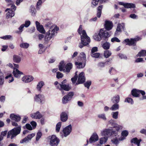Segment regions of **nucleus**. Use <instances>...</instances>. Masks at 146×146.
<instances>
[{
	"instance_id": "c756f323",
	"label": "nucleus",
	"mask_w": 146,
	"mask_h": 146,
	"mask_svg": "<svg viewBox=\"0 0 146 146\" xmlns=\"http://www.w3.org/2000/svg\"><path fill=\"white\" fill-rule=\"evenodd\" d=\"M10 118L12 120L17 121H19L21 119L20 116L14 115V114H12L10 115Z\"/></svg>"
},
{
	"instance_id": "423d86ee",
	"label": "nucleus",
	"mask_w": 146,
	"mask_h": 146,
	"mask_svg": "<svg viewBox=\"0 0 146 146\" xmlns=\"http://www.w3.org/2000/svg\"><path fill=\"white\" fill-rule=\"evenodd\" d=\"M139 93H141L143 96L141 100L146 99V95H145V93L144 91L137 89H134L132 90L131 94L135 97H139Z\"/></svg>"
},
{
	"instance_id": "79ce46f5",
	"label": "nucleus",
	"mask_w": 146,
	"mask_h": 146,
	"mask_svg": "<svg viewBox=\"0 0 146 146\" xmlns=\"http://www.w3.org/2000/svg\"><path fill=\"white\" fill-rule=\"evenodd\" d=\"M102 46L104 49H108L110 48V44L108 42H106L103 44Z\"/></svg>"
},
{
	"instance_id": "6ab92c4d",
	"label": "nucleus",
	"mask_w": 146,
	"mask_h": 146,
	"mask_svg": "<svg viewBox=\"0 0 146 146\" xmlns=\"http://www.w3.org/2000/svg\"><path fill=\"white\" fill-rule=\"evenodd\" d=\"M35 135V133H31L27 137L20 141L21 143L28 142Z\"/></svg>"
},
{
	"instance_id": "8fccbe9b",
	"label": "nucleus",
	"mask_w": 146,
	"mask_h": 146,
	"mask_svg": "<svg viewBox=\"0 0 146 146\" xmlns=\"http://www.w3.org/2000/svg\"><path fill=\"white\" fill-rule=\"evenodd\" d=\"M91 56L95 58H98L100 55V54L99 53H91Z\"/></svg>"
},
{
	"instance_id": "5fc2aeb1",
	"label": "nucleus",
	"mask_w": 146,
	"mask_h": 146,
	"mask_svg": "<svg viewBox=\"0 0 146 146\" xmlns=\"http://www.w3.org/2000/svg\"><path fill=\"white\" fill-rule=\"evenodd\" d=\"M77 72L75 73V75L74 77L71 78V80L73 83H75L77 80Z\"/></svg>"
},
{
	"instance_id": "603ef678",
	"label": "nucleus",
	"mask_w": 146,
	"mask_h": 146,
	"mask_svg": "<svg viewBox=\"0 0 146 146\" xmlns=\"http://www.w3.org/2000/svg\"><path fill=\"white\" fill-rule=\"evenodd\" d=\"M63 76V74L60 72H58L56 73V78L58 79L62 78Z\"/></svg>"
},
{
	"instance_id": "412c9836",
	"label": "nucleus",
	"mask_w": 146,
	"mask_h": 146,
	"mask_svg": "<svg viewBox=\"0 0 146 146\" xmlns=\"http://www.w3.org/2000/svg\"><path fill=\"white\" fill-rule=\"evenodd\" d=\"M119 4L120 5L123 6L125 8H135V4L133 3H125L123 2H119Z\"/></svg>"
},
{
	"instance_id": "e433bc0d",
	"label": "nucleus",
	"mask_w": 146,
	"mask_h": 146,
	"mask_svg": "<svg viewBox=\"0 0 146 146\" xmlns=\"http://www.w3.org/2000/svg\"><path fill=\"white\" fill-rule=\"evenodd\" d=\"M146 56V50H143L137 55V57L143 56Z\"/></svg>"
},
{
	"instance_id": "2f4dec72",
	"label": "nucleus",
	"mask_w": 146,
	"mask_h": 146,
	"mask_svg": "<svg viewBox=\"0 0 146 146\" xmlns=\"http://www.w3.org/2000/svg\"><path fill=\"white\" fill-rule=\"evenodd\" d=\"M141 141V139L138 140L136 138H133L131 141V143H133L137 145V146H140V143Z\"/></svg>"
},
{
	"instance_id": "c85d7f7f",
	"label": "nucleus",
	"mask_w": 146,
	"mask_h": 146,
	"mask_svg": "<svg viewBox=\"0 0 146 146\" xmlns=\"http://www.w3.org/2000/svg\"><path fill=\"white\" fill-rule=\"evenodd\" d=\"M97 117L99 119H102L104 121H106L107 120L106 114L104 113L98 114L97 115Z\"/></svg>"
},
{
	"instance_id": "bb28decb",
	"label": "nucleus",
	"mask_w": 146,
	"mask_h": 146,
	"mask_svg": "<svg viewBox=\"0 0 146 146\" xmlns=\"http://www.w3.org/2000/svg\"><path fill=\"white\" fill-rule=\"evenodd\" d=\"M105 27L106 29L108 30L111 29L113 27L112 23L110 21H106L105 24Z\"/></svg>"
},
{
	"instance_id": "1a4fd4ad",
	"label": "nucleus",
	"mask_w": 146,
	"mask_h": 146,
	"mask_svg": "<svg viewBox=\"0 0 146 146\" xmlns=\"http://www.w3.org/2000/svg\"><path fill=\"white\" fill-rule=\"evenodd\" d=\"M141 39V38L138 37H136L134 38H131L130 40L129 39H126L125 40L124 42L126 43V45L129 46L134 45L136 42Z\"/></svg>"
},
{
	"instance_id": "7ed1b4c3",
	"label": "nucleus",
	"mask_w": 146,
	"mask_h": 146,
	"mask_svg": "<svg viewBox=\"0 0 146 146\" xmlns=\"http://www.w3.org/2000/svg\"><path fill=\"white\" fill-rule=\"evenodd\" d=\"M78 31L79 35H80L81 40L83 38L84 42L86 43V45H88L90 42V39L89 37L87 35L86 31L82 30V26L80 25L78 30Z\"/></svg>"
},
{
	"instance_id": "3c124183",
	"label": "nucleus",
	"mask_w": 146,
	"mask_h": 146,
	"mask_svg": "<svg viewBox=\"0 0 146 146\" xmlns=\"http://www.w3.org/2000/svg\"><path fill=\"white\" fill-rule=\"evenodd\" d=\"M125 102H127L130 104H132L133 103V101L132 99L129 98H127L125 100Z\"/></svg>"
},
{
	"instance_id": "4be33fe9",
	"label": "nucleus",
	"mask_w": 146,
	"mask_h": 146,
	"mask_svg": "<svg viewBox=\"0 0 146 146\" xmlns=\"http://www.w3.org/2000/svg\"><path fill=\"white\" fill-rule=\"evenodd\" d=\"M13 74L15 77L18 78H19L21 75L23 74L22 72L20 71L17 68H14Z\"/></svg>"
},
{
	"instance_id": "de8ad7c7",
	"label": "nucleus",
	"mask_w": 146,
	"mask_h": 146,
	"mask_svg": "<svg viewBox=\"0 0 146 146\" xmlns=\"http://www.w3.org/2000/svg\"><path fill=\"white\" fill-rule=\"evenodd\" d=\"M80 56L82 60L84 61H85L86 60V56L85 53L82 52L80 53Z\"/></svg>"
},
{
	"instance_id": "7c9ffc66",
	"label": "nucleus",
	"mask_w": 146,
	"mask_h": 146,
	"mask_svg": "<svg viewBox=\"0 0 146 146\" xmlns=\"http://www.w3.org/2000/svg\"><path fill=\"white\" fill-rule=\"evenodd\" d=\"M13 60L14 62L17 63H19L21 60V57L19 56L16 55L13 56Z\"/></svg>"
},
{
	"instance_id": "c9c22d12",
	"label": "nucleus",
	"mask_w": 146,
	"mask_h": 146,
	"mask_svg": "<svg viewBox=\"0 0 146 146\" xmlns=\"http://www.w3.org/2000/svg\"><path fill=\"white\" fill-rule=\"evenodd\" d=\"M119 108V105L118 104H115L113 105L110 109L112 111H115L118 110Z\"/></svg>"
},
{
	"instance_id": "f8f14e48",
	"label": "nucleus",
	"mask_w": 146,
	"mask_h": 146,
	"mask_svg": "<svg viewBox=\"0 0 146 146\" xmlns=\"http://www.w3.org/2000/svg\"><path fill=\"white\" fill-rule=\"evenodd\" d=\"M57 88L61 90L62 93H63V90L68 91L70 90L71 87L68 84H59V86H56Z\"/></svg>"
},
{
	"instance_id": "680f3d73",
	"label": "nucleus",
	"mask_w": 146,
	"mask_h": 146,
	"mask_svg": "<svg viewBox=\"0 0 146 146\" xmlns=\"http://www.w3.org/2000/svg\"><path fill=\"white\" fill-rule=\"evenodd\" d=\"M109 124H110L113 127L115 124L116 123L114 122V121L113 119L110 120L109 121Z\"/></svg>"
},
{
	"instance_id": "a878e982",
	"label": "nucleus",
	"mask_w": 146,
	"mask_h": 146,
	"mask_svg": "<svg viewBox=\"0 0 146 146\" xmlns=\"http://www.w3.org/2000/svg\"><path fill=\"white\" fill-rule=\"evenodd\" d=\"M31 117L36 119H39L41 118L42 115L38 111L32 113L31 115Z\"/></svg>"
},
{
	"instance_id": "4468645a",
	"label": "nucleus",
	"mask_w": 146,
	"mask_h": 146,
	"mask_svg": "<svg viewBox=\"0 0 146 146\" xmlns=\"http://www.w3.org/2000/svg\"><path fill=\"white\" fill-rule=\"evenodd\" d=\"M35 101L40 103H44L45 101V97L44 95L39 94L35 95L34 98Z\"/></svg>"
},
{
	"instance_id": "09e8293b",
	"label": "nucleus",
	"mask_w": 146,
	"mask_h": 146,
	"mask_svg": "<svg viewBox=\"0 0 146 146\" xmlns=\"http://www.w3.org/2000/svg\"><path fill=\"white\" fill-rule=\"evenodd\" d=\"M42 135V133L41 132L39 131L37 133L36 137V140L38 141Z\"/></svg>"
},
{
	"instance_id": "f704fd0d",
	"label": "nucleus",
	"mask_w": 146,
	"mask_h": 146,
	"mask_svg": "<svg viewBox=\"0 0 146 146\" xmlns=\"http://www.w3.org/2000/svg\"><path fill=\"white\" fill-rule=\"evenodd\" d=\"M116 137L111 140L112 143L115 144V145H117L119 143V139H118V135L117 136H115Z\"/></svg>"
},
{
	"instance_id": "338daca9",
	"label": "nucleus",
	"mask_w": 146,
	"mask_h": 146,
	"mask_svg": "<svg viewBox=\"0 0 146 146\" xmlns=\"http://www.w3.org/2000/svg\"><path fill=\"white\" fill-rule=\"evenodd\" d=\"M105 64L104 62H100L98 63V66L100 67H103L105 66Z\"/></svg>"
},
{
	"instance_id": "774afa93",
	"label": "nucleus",
	"mask_w": 146,
	"mask_h": 146,
	"mask_svg": "<svg viewBox=\"0 0 146 146\" xmlns=\"http://www.w3.org/2000/svg\"><path fill=\"white\" fill-rule=\"evenodd\" d=\"M143 61V58H137L135 60V62H141Z\"/></svg>"
},
{
	"instance_id": "f03ea898",
	"label": "nucleus",
	"mask_w": 146,
	"mask_h": 146,
	"mask_svg": "<svg viewBox=\"0 0 146 146\" xmlns=\"http://www.w3.org/2000/svg\"><path fill=\"white\" fill-rule=\"evenodd\" d=\"M58 30L59 28L55 25L51 26L49 31L46 34L44 37L45 40L48 41L50 40L57 33Z\"/></svg>"
},
{
	"instance_id": "69168bd1",
	"label": "nucleus",
	"mask_w": 146,
	"mask_h": 146,
	"mask_svg": "<svg viewBox=\"0 0 146 146\" xmlns=\"http://www.w3.org/2000/svg\"><path fill=\"white\" fill-rule=\"evenodd\" d=\"M98 51V48L96 47H94L92 49L91 53H94L95 52Z\"/></svg>"
},
{
	"instance_id": "a211bd4d",
	"label": "nucleus",
	"mask_w": 146,
	"mask_h": 146,
	"mask_svg": "<svg viewBox=\"0 0 146 146\" xmlns=\"http://www.w3.org/2000/svg\"><path fill=\"white\" fill-rule=\"evenodd\" d=\"M36 25L37 30L40 33L44 34L45 33V31L42 25H41L38 21L35 22Z\"/></svg>"
},
{
	"instance_id": "e2e57ef3",
	"label": "nucleus",
	"mask_w": 146,
	"mask_h": 146,
	"mask_svg": "<svg viewBox=\"0 0 146 146\" xmlns=\"http://www.w3.org/2000/svg\"><path fill=\"white\" fill-rule=\"evenodd\" d=\"M26 127L27 129L30 130H32L33 129L31 125L29 124H26Z\"/></svg>"
},
{
	"instance_id": "2eb2a0df",
	"label": "nucleus",
	"mask_w": 146,
	"mask_h": 146,
	"mask_svg": "<svg viewBox=\"0 0 146 146\" xmlns=\"http://www.w3.org/2000/svg\"><path fill=\"white\" fill-rule=\"evenodd\" d=\"M99 139L98 143L96 144V146H103V144H105L108 140V137H100Z\"/></svg>"
},
{
	"instance_id": "20e7f679",
	"label": "nucleus",
	"mask_w": 146,
	"mask_h": 146,
	"mask_svg": "<svg viewBox=\"0 0 146 146\" xmlns=\"http://www.w3.org/2000/svg\"><path fill=\"white\" fill-rule=\"evenodd\" d=\"M64 62L63 61H61L59 65V70L64 72H69L72 67V64L70 63L67 64L65 67V69L64 68Z\"/></svg>"
},
{
	"instance_id": "5701e85b",
	"label": "nucleus",
	"mask_w": 146,
	"mask_h": 146,
	"mask_svg": "<svg viewBox=\"0 0 146 146\" xmlns=\"http://www.w3.org/2000/svg\"><path fill=\"white\" fill-rule=\"evenodd\" d=\"M125 28V24L123 23L118 24L116 31L115 32V34L117 35L119 32L121 31V29H124Z\"/></svg>"
},
{
	"instance_id": "4c0bfd02",
	"label": "nucleus",
	"mask_w": 146,
	"mask_h": 146,
	"mask_svg": "<svg viewBox=\"0 0 146 146\" xmlns=\"http://www.w3.org/2000/svg\"><path fill=\"white\" fill-rule=\"evenodd\" d=\"M5 79H7V80L9 83L11 82L14 80L12 76V75L11 74H10L6 76L5 77Z\"/></svg>"
},
{
	"instance_id": "0e129e2a",
	"label": "nucleus",
	"mask_w": 146,
	"mask_h": 146,
	"mask_svg": "<svg viewBox=\"0 0 146 146\" xmlns=\"http://www.w3.org/2000/svg\"><path fill=\"white\" fill-rule=\"evenodd\" d=\"M42 0H38V1L37 2L36 5V7L37 9H39V6L41 5L42 3Z\"/></svg>"
},
{
	"instance_id": "dca6fc26",
	"label": "nucleus",
	"mask_w": 146,
	"mask_h": 146,
	"mask_svg": "<svg viewBox=\"0 0 146 146\" xmlns=\"http://www.w3.org/2000/svg\"><path fill=\"white\" fill-rule=\"evenodd\" d=\"M99 139V137L97 133L94 132L93 133L90 138L89 142L90 143H92L98 141Z\"/></svg>"
},
{
	"instance_id": "58836bf2",
	"label": "nucleus",
	"mask_w": 146,
	"mask_h": 146,
	"mask_svg": "<svg viewBox=\"0 0 146 146\" xmlns=\"http://www.w3.org/2000/svg\"><path fill=\"white\" fill-rule=\"evenodd\" d=\"M111 54V52L108 50H106L104 51V56L106 58H108Z\"/></svg>"
},
{
	"instance_id": "bf43d9fd",
	"label": "nucleus",
	"mask_w": 146,
	"mask_h": 146,
	"mask_svg": "<svg viewBox=\"0 0 146 146\" xmlns=\"http://www.w3.org/2000/svg\"><path fill=\"white\" fill-rule=\"evenodd\" d=\"M111 41L112 42H120V40L117 37H114L112 38Z\"/></svg>"
},
{
	"instance_id": "9b49d317",
	"label": "nucleus",
	"mask_w": 146,
	"mask_h": 146,
	"mask_svg": "<svg viewBox=\"0 0 146 146\" xmlns=\"http://www.w3.org/2000/svg\"><path fill=\"white\" fill-rule=\"evenodd\" d=\"M34 79L33 76L27 75L24 76L22 78V81L24 83H28L32 81Z\"/></svg>"
},
{
	"instance_id": "c03bdc74",
	"label": "nucleus",
	"mask_w": 146,
	"mask_h": 146,
	"mask_svg": "<svg viewBox=\"0 0 146 146\" xmlns=\"http://www.w3.org/2000/svg\"><path fill=\"white\" fill-rule=\"evenodd\" d=\"M61 125V122H59L56 124V132H58L59 131Z\"/></svg>"
},
{
	"instance_id": "6e6552de",
	"label": "nucleus",
	"mask_w": 146,
	"mask_h": 146,
	"mask_svg": "<svg viewBox=\"0 0 146 146\" xmlns=\"http://www.w3.org/2000/svg\"><path fill=\"white\" fill-rule=\"evenodd\" d=\"M73 92H69L67 95L64 96L62 98V103L63 104H65L70 101L74 96Z\"/></svg>"
},
{
	"instance_id": "473e14b6",
	"label": "nucleus",
	"mask_w": 146,
	"mask_h": 146,
	"mask_svg": "<svg viewBox=\"0 0 146 146\" xmlns=\"http://www.w3.org/2000/svg\"><path fill=\"white\" fill-rule=\"evenodd\" d=\"M75 64L77 66V68H83L84 67L85 65V63H82V62H75Z\"/></svg>"
},
{
	"instance_id": "052dcab7",
	"label": "nucleus",
	"mask_w": 146,
	"mask_h": 146,
	"mask_svg": "<svg viewBox=\"0 0 146 146\" xmlns=\"http://www.w3.org/2000/svg\"><path fill=\"white\" fill-rule=\"evenodd\" d=\"M1 38L4 39H10L12 38V36L11 35H6L1 37Z\"/></svg>"
},
{
	"instance_id": "4d7b16f0",
	"label": "nucleus",
	"mask_w": 146,
	"mask_h": 146,
	"mask_svg": "<svg viewBox=\"0 0 146 146\" xmlns=\"http://www.w3.org/2000/svg\"><path fill=\"white\" fill-rule=\"evenodd\" d=\"M128 132L126 130L123 131L121 133V135L126 137L128 135Z\"/></svg>"
},
{
	"instance_id": "f257e3e1",
	"label": "nucleus",
	"mask_w": 146,
	"mask_h": 146,
	"mask_svg": "<svg viewBox=\"0 0 146 146\" xmlns=\"http://www.w3.org/2000/svg\"><path fill=\"white\" fill-rule=\"evenodd\" d=\"M110 36L107 31L104 29H101L99 32L95 33L93 37L96 41H100L102 38H106L110 37Z\"/></svg>"
},
{
	"instance_id": "72a5a7b5",
	"label": "nucleus",
	"mask_w": 146,
	"mask_h": 146,
	"mask_svg": "<svg viewBox=\"0 0 146 146\" xmlns=\"http://www.w3.org/2000/svg\"><path fill=\"white\" fill-rule=\"evenodd\" d=\"M112 101L113 103H118L119 101V96L118 95L114 96L112 99Z\"/></svg>"
},
{
	"instance_id": "a18cd8bd",
	"label": "nucleus",
	"mask_w": 146,
	"mask_h": 146,
	"mask_svg": "<svg viewBox=\"0 0 146 146\" xmlns=\"http://www.w3.org/2000/svg\"><path fill=\"white\" fill-rule=\"evenodd\" d=\"M4 76L3 73L0 74V85H2L4 83Z\"/></svg>"
},
{
	"instance_id": "ea45409f",
	"label": "nucleus",
	"mask_w": 146,
	"mask_h": 146,
	"mask_svg": "<svg viewBox=\"0 0 146 146\" xmlns=\"http://www.w3.org/2000/svg\"><path fill=\"white\" fill-rule=\"evenodd\" d=\"M119 112L118 111L113 112L111 113V115L113 118L117 119L118 117Z\"/></svg>"
},
{
	"instance_id": "0eeeda50",
	"label": "nucleus",
	"mask_w": 146,
	"mask_h": 146,
	"mask_svg": "<svg viewBox=\"0 0 146 146\" xmlns=\"http://www.w3.org/2000/svg\"><path fill=\"white\" fill-rule=\"evenodd\" d=\"M49 144L51 146H57L60 142L59 139L55 135L49 137Z\"/></svg>"
},
{
	"instance_id": "39448f33",
	"label": "nucleus",
	"mask_w": 146,
	"mask_h": 146,
	"mask_svg": "<svg viewBox=\"0 0 146 146\" xmlns=\"http://www.w3.org/2000/svg\"><path fill=\"white\" fill-rule=\"evenodd\" d=\"M21 130V128L20 127L14 128L8 132L7 136V138L11 137V139H12L20 133Z\"/></svg>"
},
{
	"instance_id": "864d4df0",
	"label": "nucleus",
	"mask_w": 146,
	"mask_h": 146,
	"mask_svg": "<svg viewBox=\"0 0 146 146\" xmlns=\"http://www.w3.org/2000/svg\"><path fill=\"white\" fill-rule=\"evenodd\" d=\"M91 84V82L90 81H88L86 82L84 85L85 87H87L88 89H89Z\"/></svg>"
},
{
	"instance_id": "13d9d810",
	"label": "nucleus",
	"mask_w": 146,
	"mask_h": 146,
	"mask_svg": "<svg viewBox=\"0 0 146 146\" xmlns=\"http://www.w3.org/2000/svg\"><path fill=\"white\" fill-rule=\"evenodd\" d=\"M36 12V10L35 8L32 7L31 9V13L32 15L34 16L35 15Z\"/></svg>"
},
{
	"instance_id": "6e6d98bb",
	"label": "nucleus",
	"mask_w": 146,
	"mask_h": 146,
	"mask_svg": "<svg viewBox=\"0 0 146 146\" xmlns=\"http://www.w3.org/2000/svg\"><path fill=\"white\" fill-rule=\"evenodd\" d=\"M24 26L25 27H28L31 24V22L27 20L25 22V24H24Z\"/></svg>"
},
{
	"instance_id": "9d476101",
	"label": "nucleus",
	"mask_w": 146,
	"mask_h": 146,
	"mask_svg": "<svg viewBox=\"0 0 146 146\" xmlns=\"http://www.w3.org/2000/svg\"><path fill=\"white\" fill-rule=\"evenodd\" d=\"M112 131L109 129H106L101 131V135L102 136L104 137H108L109 135H111L113 136H114L113 135Z\"/></svg>"
},
{
	"instance_id": "b1692460",
	"label": "nucleus",
	"mask_w": 146,
	"mask_h": 146,
	"mask_svg": "<svg viewBox=\"0 0 146 146\" xmlns=\"http://www.w3.org/2000/svg\"><path fill=\"white\" fill-rule=\"evenodd\" d=\"M8 12L6 14V17L7 19L11 18L15 15L14 12L13 11L10 9H7L5 10V11Z\"/></svg>"
},
{
	"instance_id": "a19ab883",
	"label": "nucleus",
	"mask_w": 146,
	"mask_h": 146,
	"mask_svg": "<svg viewBox=\"0 0 146 146\" xmlns=\"http://www.w3.org/2000/svg\"><path fill=\"white\" fill-rule=\"evenodd\" d=\"M86 43L84 42L83 38H82V41L79 44V46L80 48H82L84 46H87Z\"/></svg>"
},
{
	"instance_id": "37998d69",
	"label": "nucleus",
	"mask_w": 146,
	"mask_h": 146,
	"mask_svg": "<svg viewBox=\"0 0 146 146\" xmlns=\"http://www.w3.org/2000/svg\"><path fill=\"white\" fill-rule=\"evenodd\" d=\"M29 46V44L26 43H23L20 44V47L25 48H27Z\"/></svg>"
},
{
	"instance_id": "49530a36",
	"label": "nucleus",
	"mask_w": 146,
	"mask_h": 146,
	"mask_svg": "<svg viewBox=\"0 0 146 146\" xmlns=\"http://www.w3.org/2000/svg\"><path fill=\"white\" fill-rule=\"evenodd\" d=\"M99 0H92V7H94L98 4Z\"/></svg>"
},
{
	"instance_id": "393cba45",
	"label": "nucleus",
	"mask_w": 146,
	"mask_h": 146,
	"mask_svg": "<svg viewBox=\"0 0 146 146\" xmlns=\"http://www.w3.org/2000/svg\"><path fill=\"white\" fill-rule=\"evenodd\" d=\"M61 120L63 122L66 121L68 119V115L66 112H62L60 115Z\"/></svg>"
},
{
	"instance_id": "cd10ccee",
	"label": "nucleus",
	"mask_w": 146,
	"mask_h": 146,
	"mask_svg": "<svg viewBox=\"0 0 146 146\" xmlns=\"http://www.w3.org/2000/svg\"><path fill=\"white\" fill-rule=\"evenodd\" d=\"M44 85V84L43 81H41L39 82L38 83L36 88L38 92H41V89Z\"/></svg>"
},
{
	"instance_id": "f3484780",
	"label": "nucleus",
	"mask_w": 146,
	"mask_h": 146,
	"mask_svg": "<svg viewBox=\"0 0 146 146\" xmlns=\"http://www.w3.org/2000/svg\"><path fill=\"white\" fill-rule=\"evenodd\" d=\"M85 80V78L84 76V73L81 72L78 75V83H76V84H82L84 83Z\"/></svg>"
},
{
	"instance_id": "ddd939ff",
	"label": "nucleus",
	"mask_w": 146,
	"mask_h": 146,
	"mask_svg": "<svg viewBox=\"0 0 146 146\" xmlns=\"http://www.w3.org/2000/svg\"><path fill=\"white\" fill-rule=\"evenodd\" d=\"M72 129V126L71 125L64 128L62 131L64 136L66 137L69 135L71 132Z\"/></svg>"
},
{
	"instance_id": "aec40b11",
	"label": "nucleus",
	"mask_w": 146,
	"mask_h": 146,
	"mask_svg": "<svg viewBox=\"0 0 146 146\" xmlns=\"http://www.w3.org/2000/svg\"><path fill=\"white\" fill-rule=\"evenodd\" d=\"M113 127L115 128L116 131H112L113 133L112 134L114 136H117V135H118V131L122 129L123 128V127L122 126L119 125L117 124L116 123L115 125Z\"/></svg>"
}]
</instances>
